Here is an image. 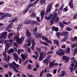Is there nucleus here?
Segmentation results:
<instances>
[{
  "mask_svg": "<svg viewBox=\"0 0 77 77\" xmlns=\"http://www.w3.org/2000/svg\"><path fill=\"white\" fill-rule=\"evenodd\" d=\"M50 23L51 24H53L54 23V20L52 18L50 21Z\"/></svg>",
  "mask_w": 77,
  "mask_h": 77,
  "instance_id": "nucleus-46",
  "label": "nucleus"
},
{
  "mask_svg": "<svg viewBox=\"0 0 77 77\" xmlns=\"http://www.w3.org/2000/svg\"><path fill=\"white\" fill-rule=\"evenodd\" d=\"M67 56L64 55L62 57V59L63 60H66V58Z\"/></svg>",
  "mask_w": 77,
  "mask_h": 77,
  "instance_id": "nucleus-39",
  "label": "nucleus"
},
{
  "mask_svg": "<svg viewBox=\"0 0 77 77\" xmlns=\"http://www.w3.org/2000/svg\"><path fill=\"white\" fill-rule=\"evenodd\" d=\"M59 30L58 28L55 27L54 26H53L52 28V31L53 32V30L55 31V32H57Z\"/></svg>",
  "mask_w": 77,
  "mask_h": 77,
  "instance_id": "nucleus-19",
  "label": "nucleus"
},
{
  "mask_svg": "<svg viewBox=\"0 0 77 77\" xmlns=\"http://www.w3.org/2000/svg\"><path fill=\"white\" fill-rule=\"evenodd\" d=\"M8 74L9 76H11L12 75V72L9 71L8 72Z\"/></svg>",
  "mask_w": 77,
  "mask_h": 77,
  "instance_id": "nucleus-63",
  "label": "nucleus"
},
{
  "mask_svg": "<svg viewBox=\"0 0 77 77\" xmlns=\"http://www.w3.org/2000/svg\"><path fill=\"white\" fill-rule=\"evenodd\" d=\"M27 11H28V10L26 9L23 12V14H26L27 12Z\"/></svg>",
  "mask_w": 77,
  "mask_h": 77,
  "instance_id": "nucleus-52",
  "label": "nucleus"
},
{
  "mask_svg": "<svg viewBox=\"0 0 77 77\" xmlns=\"http://www.w3.org/2000/svg\"><path fill=\"white\" fill-rule=\"evenodd\" d=\"M54 43L55 44H56V45H57V47H59V41L57 40H55L54 41Z\"/></svg>",
  "mask_w": 77,
  "mask_h": 77,
  "instance_id": "nucleus-17",
  "label": "nucleus"
},
{
  "mask_svg": "<svg viewBox=\"0 0 77 77\" xmlns=\"http://www.w3.org/2000/svg\"><path fill=\"white\" fill-rule=\"evenodd\" d=\"M52 6V3H50L48 6V8L46 10L47 12H51V9Z\"/></svg>",
  "mask_w": 77,
  "mask_h": 77,
  "instance_id": "nucleus-9",
  "label": "nucleus"
},
{
  "mask_svg": "<svg viewBox=\"0 0 77 77\" xmlns=\"http://www.w3.org/2000/svg\"><path fill=\"white\" fill-rule=\"evenodd\" d=\"M9 66H10L11 67V68H12L13 69H14V70H15V71L16 72H18V70H17V68H16V67H15V66L14 65V64H12V63H10L9 64Z\"/></svg>",
  "mask_w": 77,
  "mask_h": 77,
  "instance_id": "nucleus-12",
  "label": "nucleus"
},
{
  "mask_svg": "<svg viewBox=\"0 0 77 77\" xmlns=\"http://www.w3.org/2000/svg\"><path fill=\"white\" fill-rule=\"evenodd\" d=\"M38 3V2H37L36 1H35V2H34L33 3V5H34V6H35L36 5V4Z\"/></svg>",
  "mask_w": 77,
  "mask_h": 77,
  "instance_id": "nucleus-64",
  "label": "nucleus"
},
{
  "mask_svg": "<svg viewBox=\"0 0 77 77\" xmlns=\"http://www.w3.org/2000/svg\"><path fill=\"white\" fill-rule=\"evenodd\" d=\"M32 45L31 46V48H32V50L33 51V47H35V42L34 41L32 42Z\"/></svg>",
  "mask_w": 77,
  "mask_h": 77,
  "instance_id": "nucleus-25",
  "label": "nucleus"
},
{
  "mask_svg": "<svg viewBox=\"0 0 77 77\" xmlns=\"http://www.w3.org/2000/svg\"><path fill=\"white\" fill-rule=\"evenodd\" d=\"M42 39H45L46 42H47V41H48V39H47V38H46L45 36H42Z\"/></svg>",
  "mask_w": 77,
  "mask_h": 77,
  "instance_id": "nucleus-31",
  "label": "nucleus"
},
{
  "mask_svg": "<svg viewBox=\"0 0 77 77\" xmlns=\"http://www.w3.org/2000/svg\"><path fill=\"white\" fill-rule=\"evenodd\" d=\"M27 75L29 77H35V76L31 74L29 75V74H27Z\"/></svg>",
  "mask_w": 77,
  "mask_h": 77,
  "instance_id": "nucleus-51",
  "label": "nucleus"
},
{
  "mask_svg": "<svg viewBox=\"0 0 77 77\" xmlns=\"http://www.w3.org/2000/svg\"><path fill=\"white\" fill-rule=\"evenodd\" d=\"M14 49H11L9 50L8 53H13V52H14Z\"/></svg>",
  "mask_w": 77,
  "mask_h": 77,
  "instance_id": "nucleus-36",
  "label": "nucleus"
},
{
  "mask_svg": "<svg viewBox=\"0 0 77 77\" xmlns=\"http://www.w3.org/2000/svg\"><path fill=\"white\" fill-rule=\"evenodd\" d=\"M69 69H70V71L71 72H72V71H73V70L74 69L72 67H70L69 68Z\"/></svg>",
  "mask_w": 77,
  "mask_h": 77,
  "instance_id": "nucleus-56",
  "label": "nucleus"
},
{
  "mask_svg": "<svg viewBox=\"0 0 77 77\" xmlns=\"http://www.w3.org/2000/svg\"><path fill=\"white\" fill-rule=\"evenodd\" d=\"M59 51L61 56H63L65 53L64 50L61 48L59 49Z\"/></svg>",
  "mask_w": 77,
  "mask_h": 77,
  "instance_id": "nucleus-15",
  "label": "nucleus"
},
{
  "mask_svg": "<svg viewBox=\"0 0 77 77\" xmlns=\"http://www.w3.org/2000/svg\"><path fill=\"white\" fill-rule=\"evenodd\" d=\"M21 26V25H19L17 30V33L16 34V36L14 37V39L17 40L16 42L17 43H18L19 44H21L22 43L24 39V38L23 37H22L20 38L18 37H19V30H20Z\"/></svg>",
  "mask_w": 77,
  "mask_h": 77,
  "instance_id": "nucleus-1",
  "label": "nucleus"
},
{
  "mask_svg": "<svg viewBox=\"0 0 77 77\" xmlns=\"http://www.w3.org/2000/svg\"><path fill=\"white\" fill-rule=\"evenodd\" d=\"M37 29H38V27H36V28L33 29V32H34V33H36V31H37Z\"/></svg>",
  "mask_w": 77,
  "mask_h": 77,
  "instance_id": "nucleus-37",
  "label": "nucleus"
},
{
  "mask_svg": "<svg viewBox=\"0 0 77 77\" xmlns=\"http://www.w3.org/2000/svg\"><path fill=\"white\" fill-rule=\"evenodd\" d=\"M13 45H14L15 46V47H16L17 48H18V45H17V43H16V42H14L13 43Z\"/></svg>",
  "mask_w": 77,
  "mask_h": 77,
  "instance_id": "nucleus-47",
  "label": "nucleus"
},
{
  "mask_svg": "<svg viewBox=\"0 0 77 77\" xmlns=\"http://www.w3.org/2000/svg\"><path fill=\"white\" fill-rule=\"evenodd\" d=\"M37 21L39 23L40 22V19L39 18V17H37Z\"/></svg>",
  "mask_w": 77,
  "mask_h": 77,
  "instance_id": "nucleus-60",
  "label": "nucleus"
},
{
  "mask_svg": "<svg viewBox=\"0 0 77 77\" xmlns=\"http://www.w3.org/2000/svg\"><path fill=\"white\" fill-rule=\"evenodd\" d=\"M24 47L26 49H27V51L29 53H31V49L30 48H28V46L26 44V43H25L24 44Z\"/></svg>",
  "mask_w": 77,
  "mask_h": 77,
  "instance_id": "nucleus-10",
  "label": "nucleus"
},
{
  "mask_svg": "<svg viewBox=\"0 0 77 77\" xmlns=\"http://www.w3.org/2000/svg\"><path fill=\"white\" fill-rule=\"evenodd\" d=\"M75 43H73L71 45V47L72 48H74L75 47Z\"/></svg>",
  "mask_w": 77,
  "mask_h": 77,
  "instance_id": "nucleus-55",
  "label": "nucleus"
},
{
  "mask_svg": "<svg viewBox=\"0 0 77 77\" xmlns=\"http://www.w3.org/2000/svg\"><path fill=\"white\" fill-rule=\"evenodd\" d=\"M69 34V32L66 31H63L62 32H57V38L58 39L60 38L61 36H68Z\"/></svg>",
  "mask_w": 77,
  "mask_h": 77,
  "instance_id": "nucleus-3",
  "label": "nucleus"
},
{
  "mask_svg": "<svg viewBox=\"0 0 77 77\" xmlns=\"http://www.w3.org/2000/svg\"><path fill=\"white\" fill-rule=\"evenodd\" d=\"M77 48H75L74 51V54H77Z\"/></svg>",
  "mask_w": 77,
  "mask_h": 77,
  "instance_id": "nucleus-42",
  "label": "nucleus"
},
{
  "mask_svg": "<svg viewBox=\"0 0 77 77\" xmlns=\"http://www.w3.org/2000/svg\"><path fill=\"white\" fill-rule=\"evenodd\" d=\"M59 16H58L57 17H56V20L55 18V23H57L58 21H59Z\"/></svg>",
  "mask_w": 77,
  "mask_h": 77,
  "instance_id": "nucleus-34",
  "label": "nucleus"
},
{
  "mask_svg": "<svg viewBox=\"0 0 77 77\" xmlns=\"http://www.w3.org/2000/svg\"><path fill=\"white\" fill-rule=\"evenodd\" d=\"M47 56V54L45 53V52L44 51L43 52H41L40 54V56L38 60L39 61H42L43 60V58H45Z\"/></svg>",
  "mask_w": 77,
  "mask_h": 77,
  "instance_id": "nucleus-5",
  "label": "nucleus"
},
{
  "mask_svg": "<svg viewBox=\"0 0 77 77\" xmlns=\"http://www.w3.org/2000/svg\"><path fill=\"white\" fill-rule=\"evenodd\" d=\"M46 3V0H40V4L41 6H43L44 5H45Z\"/></svg>",
  "mask_w": 77,
  "mask_h": 77,
  "instance_id": "nucleus-16",
  "label": "nucleus"
},
{
  "mask_svg": "<svg viewBox=\"0 0 77 77\" xmlns=\"http://www.w3.org/2000/svg\"><path fill=\"white\" fill-rule=\"evenodd\" d=\"M4 44H5L6 45V46L7 47H9L10 45V43H9V40H5L4 41Z\"/></svg>",
  "mask_w": 77,
  "mask_h": 77,
  "instance_id": "nucleus-21",
  "label": "nucleus"
},
{
  "mask_svg": "<svg viewBox=\"0 0 77 77\" xmlns=\"http://www.w3.org/2000/svg\"><path fill=\"white\" fill-rule=\"evenodd\" d=\"M56 54H59V55H60V56H61V55L60 54V52H59V51H57L56 53Z\"/></svg>",
  "mask_w": 77,
  "mask_h": 77,
  "instance_id": "nucleus-59",
  "label": "nucleus"
},
{
  "mask_svg": "<svg viewBox=\"0 0 77 77\" xmlns=\"http://www.w3.org/2000/svg\"><path fill=\"white\" fill-rule=\"evenodd\" d=\"M36 48L37 49L38 52H41V49H40V48H39L38 47H36Z\"/></svg>",
  "mask_w": 77,
  "mask_h": 77,
  "instance_id": "nucleus-49",
  "label": "nucleus"
},
{
  "mask_svg": "<svg viewBox=\"0 0 77 77\" xmlns=\"http://www.w3.org/2000/svg\"><path fill=\"white\" fill-rule=\"evenodd\" d=\"M63 23L64 24H66V25H68V24H70V22L69 21L68 23H66V22L63 21Z\"/></svg>",
  "mask_w": 77,
  "mask_h": 77,
  "instance_id": "nucleus-35",
  "label": "nucleus"
},
{
  "mask_svg": "<svg viewBox=\"0 0 77 77\" xmlns=\"http://www.w3.org/2000/svg\"><path fill=\"white\" fill-rule=\"evenodd\" d=\"M73 0H71L69 3V5L71 9H74V4H73Z\"/></svg>",
  "mask_w": 77,
  "mask_h": 77,
  "instance_id": "nucleus-11",
  "label": "nucleus"
},
{
  "mask_svg": "<svg viewBox=\"0 0 77 77\" xmlns=\"http://www.w3.org/2000/svg\"><path fill=\"white\" fill-rule=\"evenodd\" d=\"M24 51V50L22 49H20L18 51V53H20L21 52Z\"/></svg>",
  "mask_w": 77,
  "mask_h": 77,
  "instance_id": "nucleus-54",
  "label": "nucleus"
},
{
  "mask_svg": "<svg viewBox=\"0 0 77 77\" xmlns=\"http://www.w3.org/2000/svg\"><path fill=\"white\" fill-rule=\"evenodd\" d=\"M65 59L66 60H65V63H67V62H68V61L69 60V57H67Z\"/></svg>",
  "mask_w": 77,
  "mask_h": 77,
  "instance_id": "nucleus-33",
  "label": "nucleus"
},
{
  "mask_svg": "<svg viewBox=\"0 0 77 77\" xmlns=\"http://www.w3.org/2000/svg\"><path fill=\"white\" fill-rule=\"evenodd\" d=\"M52 75L51 74H50V73H48V74L47 75V77H52Z\"/></svg>",
  "mask_w": 77,
  "mask_h": 77,
  "instance_id": "nucleus-57",
  "label": "nucleus"
},
{
  "mask_svg": "<svg viewBox=\"0 0 77 77\" xmlns=\"http://www.w3.org/2000/svg\"><path fill=\"white\" fill-rule=\"evenodd\" d=\"M66 30L67 31H68V32H70L72 30V29L70 28L69 27H67L66 28Z\"/></svg>",
  "mask_w": 77,
  "mask_h": 77,
  "instance_id": "nucleus-32",
  "label": "nucleus"
},
{
  "mask_svg": "<svg viewBox=\"0 0 77 77\" xmlns=\"http://www.w3.org/2000/svg\"><path fill=\"white\" fill-rule=\"evenodd\" d=\"M51 57V55H49L47 57L46 59H47V60H50Z\"/></svg>",
  "mask_w": 77,
  "mask_h": 77,
  "instance_id": "nucleus-41",
  "label": "nucleus"
},
{
  "mask_svg": "<svg viewBox=\"0 0 77 77\" xmlns=\"http://www.w3.org/2000/svg\"><path fill=\"white\" fill-rule=\"evenodd\" d=\"M60 25L61 27H64V25L63 23H62V22H60Z\"/></svg>",
  "mask_w": 77,
  "mask_h": 77,
  "instance_id": "nucleus-45",
  "label": "nucleus"
},
{
  "mask_svg": "<svg viewBox=\"0 0 77 77\" xmlns=\"http://www.w3.org/2000/svg\"><path fill=\"white\" fill-rule=\"evenodd\" d=\"M71 63H75V59H74V57H72L71 59Z\"/></svg>",
  "mask_w": 77,
  "mask_h": 77,
  "instance_id": "nucleus-24",
  "label": "nucleus"
},
{
  "mask_svg": "<svg viewBox=\"0 0 77 77\" xmlns=\"http://www.w3.org/2000/svg\"><path fill=\"white\" fill-rule=\"evenodd\" d=\"M55 63L51 62L50 63L49 67L50 68H52V66H54V63Z\"/></svg>",
  "mask_w": 77,
  "mask_h": 77,
  "instance_id": "nucleus-26",
  "label": "nucleus"
},
{
  "mask_svg": "<svg viewBox=\"0 0 77 77\" xmlns=\"http://www.w3.org/2000/svg\"><path fill=\"white\" fill-rule=\"evenodd\" d=\"M14 60H15L16 62H18V57L17 55V54H14Z\"/></svg>",
  "mask_w": 77,
  "mask_h": 77,
  "instance_id": "nucleus-20",
  "label": "nucleus"
},
{
  "mask_svg": "<svg viewBox=\"0 0 77 77\" xmlns=\"http://www.w3.org/2000/svg\"><path fill=\"white\" fill-rule=\"evenodd\" d=\"M4 16L5 17H8V13H6L5 14L4 13Z\"/></svg>",
  "mask_w": 77,
  "mask_h": 77,
  "instance_id": "nucleus-62",
  "label": "nucleus"
},
{
  "mask_svg": "<svg viewBox=\"0 0 77 77\" xmlns=\"http://www.w3.org/2000/svg\"><path fill=\"white\" fill-rule=\"evenodd\" d=\"M57 13H54V16L53 17L52 19L54 20H55L56 18L57 17Z\"/></svg>",
  "mask_w": 77,
  "mask_h": 77,
  "instance_id": "nucleus-18",
  "label": "nucleus"
},
{
  "mask_svg": "<svg viewBox=\"0 0 77 77\" xmlns=\"http://www.w3.org/2000/svg\"><path fill=\"white\" fill-rule=\"evenodd\" d=\"M34 54L36 56V57L35 58V59H38V53L37 51H35Z\"/></svg>",
  "mask_w": 77,
  "mask_h": 77,
  "instance_id": "nucleus-28",
  "label": "nucleus"
},
{
  "mask_svg": "<svg viewBox=\"0 0 77 77\" xmlns=\"http://www.w3.org/2000/svg\"><path fill=\"white\" fill-rule=\"evenodd\" d=\"M35 67L37 68H39V65L38 64V63H36L35 65Z\"/></svg>",
  "mask_w": 77,
  "mask_h": 77,
  "instance_id": "nucleus-58",
  "label": "nucleus"
},
{
  "mask_svg": "<svg viewBox=\"0 0 77 77\" xmlns=\"http://www.w3.org/2000/svg\"><path fill=\"white\" fill-rule=\"evenodd\" d=\"M43 62H44V63L46 65H48V63L49 62L48 61V60L46 58L43 61Z\"/></svg>",
  "mask_w": 77,
  "mask_h": 77,
  "instance_id": "nucleus-23",
  "label": "nucleus"
},
{
  "mask_svg": "<svg viewBox=\"0 0 77 77\" xmlns=\"http://www.w3.org/2000/svg\"><path fill=\"white\" fill-rule=\"evenodd\" d=\"M30 24H32V25H35V24H36V26H38L39 24L38 23L37 21H35L33 20H31V23Z\"/></svg>",
  "mask_w": 77,
  "mask_h": 77,
  "instance_id": "nucleus-13",
  "label": "nucleus"
},
{
  "mask_svg": "<svg viewBox=\"0 0 77 77\" xmlns=\"http://www.w3.org/2000/svg\"><path fill=\"white\" fill-rule=\"evenodd\" d=\"M26 33L28 38H29L31 36V33L29 32V30L28 29L26 30Z\"/></svg>",
  "mask_w": 77,
  "mask_h": 77,
  "instance_id": "nucleus-14",
  "label": "nucleus"
},
{
  "mask_svg": "<svg viewBox=\"0 0 77 77\" xmlns=\"http://www.w3.org/2000/svg\"><path fill=\"white\" fill-rule=\"evenodd\" d=\"M27 68H29V69H32V67H31V65L29 64L28 65V66L27 67Z\"/></svg>",
  "mask_w": 77,
  "mask_h": 77,
  "instance_id": "nucleus-61",
  "label": "nucleus"
},
{
  "mask_svg": "<svg viewBox=\"0 0 77 77\" xmlns=\"http://www.w3.org/2000/svg\"><path fill=\"white\" fill-rule=\"evenodd\" d=\"M20 56L22 59V61L23 62H24L25 60H26L28 57V54H26V55L22 54Z\"/></svg>",
  "mask_w": 77,
  "mask_h": 77,
  "instance_id": "nucleus-8",
  "label": "nucleus"
},
{
  "mask_svg": "<svg viewBox=\"0 0 77 77\" xmlns=\"http://www.w3.org/2000/svg\"><path fill=\"white\" fill-rule=\"evenodd\" d=\"M7 34H8L7 32H4L1 33L0 34V40L1 41L5 40V39L7 38Z\"/></svg>",
  "mask_w": 77,
  "mask_h": 77,
  "instance_id": "nucleus-4",
  "label": "nucleus"
},
{
  "mask_svg": "<svg viewBox=\"0 0 77 77\" xmlns=\"http://www.w3.org/2000/svg\"><path fill=\"white\" fill-rule=\"evenodd\" d=\"M18 19L17 18H15L14 19L9 20V23H11L9 24L8 26L5 29L7 31V30H9V29H11V27L12 26V25H13V24L14 22H15V23H17V22H18Z\"/></svg>",
  "mask_w": 77,
  "mask_h": 77,
  "instance_id": "nucleus-2",
  "label": "nucleus"
},
{
  "mask_svg": "<svg viewBox=\"0 0 77 77\" xmlns=\"http://www.w3.org/2000/svg\"><path fill=\"white\" fill-rule=\"evenodd\" d=\"M66 53L67 54H69L70 53V52L69 51L71 50V49L69 48H66Z\"/></svg>",
  "mask_w": 77,
  "mask_h": 77,
  "instance_id": "nucleus-29",
  "label": "nucleus"
},
{
  "mask_svg": "<svg viewBox=\"0 0 77 77\" xmlns=\"http://www.w3.org/2000/svg\"><path fill=\"white\" fill-rule=\"evenodd\" d=\"M53 14H50V15L48 16L49 17L50 19H51L52 17H53Z\"/></svg>",
  "mask_w": 77,
  "mask_h": 77,
  "instance_id": "nucleus-50",
  "label": "nucleus"
},
{
  "mask_svg": "<svg viewBox=\"0 0 77 77\" xmlns=\"http://www.w3.org/2000/svg\"><path fill=\"white\" fill-rule=\"evenodd\" d=\"M76 18H77V13H76L73 16V19H76Z\"/></svg>",
  "mask_w": 77,
  "mask_h": 77,
  "instance_id": "nucleus-44",
  "label": "nucleus"
},
{
  "mask_svg": "<svg viewBox=\"0 0 77 77\" xmlns=\"http://www.w3.org/2000/svg\"><path fill=\"white\" fill-rule=\"evenodd\" d=\"M13 35H14L13 33L11 32V33H10L8 34V38H9V39H11V36H13Z\"/></svg>",
  "mask_w": 77,
  "mask_h": 77,
  "instance_id": "nucleus-27",
  "label": "nucleus"
},
{
  "mask_svg": "<svg viewBox=\"0 0 77 77\" xmlns=\"http://www.w3.org/2000/svg\"><path fill=\"white\" fill-rule=\"evenodd\" d=\"M4 59V60H5V61H6V62H8V61H9V60H10L9 59L7 58V57H5V59Z\"/></svg>",
  "mask_w": 77,
  "mask_h": 77,
  "instance_id": "nucleus-43",
  "label": "nucleus"
},
{
  "mask_svg": "<svg viewBox=\"0 0 77 77\" xmlns=\"http://www.w3.org/2000/svg\"><path fill=\"white\" fill-rule=\"evenodd\" d=\"M31 41L32 45V41L33 42H35V39H34V38L32 37H31L29 38L26 40V42L28 43V46H30L31 45Z\"/></svg>",
  "mask_w": 77,
  "mask_h": 77,
  "instance_id": "nucleus-6",
  "label": "nucleus"
},
{
  "mask_svg": "<svg viewBox=\"0 0 77 77\" xmlns=\"http://www.w3.org/2000/svg\"><path fill=\"white\" fill-rule=\"evenodd\" d=\"M44 70H42L41 71L40 74V77H42V74L44 73Z\"/></svg>",
  "mask_w": 77,
  "mask_h": 77,
  "instance_id": "nucleus-40",
  "label": "nucleus"
},
{
  "mask_svg": "<svg viewBox=\"0 0 77 77\" xmlns=\"http://www.w3.org/2000/svg\"><path fill=\"white\" fill-rule=\"evenodd\" d=\"M45 18L46 20H50V17H49V16L48 17L47 16H46L45 17Z\"/></svg>",
  "mask_w": 77,
  "mask_h": 77,
  "instance_id": "nucleus-53",
  "label": "nucleus"
},
{
  "mask_svg": "<svg viewBox=\"0 0 77 77\" xmlns=\"http://www.w3.org/2000/svg\"><path fill=\"white\" fill-rule=\"evenodd\" d=\"M31 18H35L36 17V15H35V14L34 13H33L30 16Z\"/></svg>",
  "mask_w": 77,
  "mask_h": 77,
  "instance_id": "nucleus-30",
  "label": "nucleus"
},
{
  "mask_svg": "<svg viewBox=\"0 0 77 77\" xmlns=\"http://www.w3.org/2000/svg\"><path fill=\"white\" fill-rule=\"evenodd\" d=\"M64 6V4H62V5L61 6L60 8L59 9L60 10V11H62L63 10V7Z\"/></svg>",
  "mask_w": 77,
  "mask_h": 77,
  "instance_id": "nucleus-38",
  "label": "nucleus"
},
{
  "mask_svg": "<svg viewBox=\"0 0 77 77\" xmlns=\"http://www.w3.org/2000/svg\"><path fill=\"white\" fill-rule=\"evenodd\" d=\"M13 63L15 66H19V65L16 64L15 62L14 61L13 62Z\"/></svg>",
  "mask_w": 77,
  "mask_h": 77,
  "instance_id": "nucleus-48",
  "label": "nucleus"
},
{
  "mask_svg": "<svg viewBox=\"0 0 77 77\" xmlns=\"http://www.w3.org/2000/svg\"><path fill=\"white\" fill-rule=\"evenodd\" d=\"M31 23V20H26L24 22V24H29L30 23V24Z\"/></svg>",
  "mask_w": 77,
  "mask_h": 77,
  "instance_id": "nucleus-22",
  "label": "nucleus"
},
{
  "mask_svg": "<svg viewBox=\"0 0 77 77\" xmlns=\"http://www.w3.org/2000/svg\"><path fill=\"white\" fill-rule=\"evenodd\" d=\"M48 12L47 11L45 13V11L44 10H43L42 11V12L40 14L41 16V21H42V19H43V18L44 16V14L45 15H47L48 14Z\"/></svg>",
  "mask_w": 77,
  "mask_h": 77,
  "instance_id": "nucleus-7",
  "label": "nucleus"
}]
</instances>
